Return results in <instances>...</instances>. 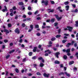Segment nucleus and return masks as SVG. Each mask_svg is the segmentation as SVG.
I'll return each instance as SVG.
<instances>
[{"label":"nucleus","instance_id":"obj_1","mask_svg":"<svg viewBox=\"0 0 78 78\" xmlns=\"http://www.w3.org/2000/svg\"><path fill=\"white\" fill-rule=\"evenodd\" d=\"M48 1L47 0H46L45 1H44L43 0L42 1V3H44V5L47 6V5H48Z\"/></svg>","mask_w":78,"mask_h":78},{"label":"nucleus","instance_id":"obj_2","mask_svg":"<svg viewBox=\"0 0 78 78\" xmlns=\"http://www.w3.org/2000/svg\"><path fill=\"white\" fill-rule=\"evenodd\" d=\"M15 32L17 33V34H19L20 33V31L19 28H17L15 30Z\"/></svg>","mask_w":78,"mask_h":78},{"label":"nucleus","instance_id":"obj_3","mask_svg":"<svg viewBox=\"0 0 78 78\" xmlns=\"http://www.w3.org/2000/svg\"><path fill=\"white\" fill-rule=\"evenodd\" d=\"M67 28H68V30L69 31L72 32V30L73 29V27L69 26H68Z\"/></svg>","mask_w":78,"mask_h":78},{"label":"nucleus","instance_id":"obj_4","mask_svg":"<svg viewBox=\"0 0 78 78\" xmlns=\"http://www.w3.org/2000/svg\"><path fill=\"white\" fill-rule=\"evenodd\" d=\"M55 17L58 20H61V19L62 17H59V16H58V15H55Z\"/></svg>","mask_w":78,"mask_h":78},{"label":"nucleus","instance_id":"obj_5","mask_svg":"<svg viewBox=\"0 0 78 78\" xmlns=\"http://www.w3.org/2000/svg\"><path fill=\"white\" fill-rule=\"evenodd\" d=\"M59 54H60V53L59 52H57L55 54V56H56V57H57V58H59L58 55H59Z\"/></svg>","mask_w":78,"mask_h":78},{"label":"nucleus","instance_id":"obj_6","mask_svg":"<svg viewBox=\"0 0 78 78\" xmlns=\"http://www.w3.org/2000/svg\"><path fill=\"white\" fill-rule=\"evenodd\" d=\"M5 9H3L2 10L3 12H5V11H7L8 9H7V8H6V6H4Z\"/></svg>","mask_w":78,"mask_h":78},{"label":"nucleus","instance_id":"obj_7","mask_svg":"<svg viewBox=\"0 0 78 78\" xmlns=\"http://www.w3.org/2000/svg\"><path fill=\"white\" fill-rule=\"evenodd\" d=\"M4 32H5V33L7 34H8L9 33V32L8 30H6V29H4Z\"/></svg>","mask_w":78,"mask_h":78},{"label":"nucleus","instance_id":"obj_8","mask_svg":"<svg viewBox=\"0 0 78 78\" xmlns=\"http://www.w3.org/2000/svg\"><path fill=\"white\" fill-rule=\"evenodd\" d=\"M49 75L50 74H46V73H44V74L43 75H44V76H45V77H48V76H49Z\"/></svg>","mask_w":78,"mask_h":78},{"label":"nucleus","instance_id":"obj_9","mask_svg":"<svg viewBox=\"0 0 78 78\" xmlns=\"http://www.w3.org/2000/svg\"><path fill=\"white\" fill-rule=\"evenodd\" d=\"M45 53H48L49 54H50V53H51V52L49 50H48L45 51Z\"/></svg>","mask_w":78,"mask_h":78},{"label":"nucleus","instance_id":"obj_10","mask_svg":"<svg viewBox=\"0 0 78 78\" xmlns=\"http://www.w3.org/2000/svg\"><path fill=\"white\" fill-rule=\"evenodd\" d=\"M65 73L66 74V75L67 76H68L69 77V76H70V74L69 73H67L66 72H65Z\"/></svg>","mask_w":78,"mask_h":78},{"label":"nucleus","instance_id":"obj_11","mask_svg":"<svg viewBox=\"0 0 78 78\" xmlns=\"http://www.w3.org/2000/svg\"><path fill=\"white\" fill-rule=\"evenodd\" d=\"M18 5H23V3L22 2H20L18 3Z\"/></svg>","mask_w":78,"mask_h":78},{"label":"nucleus","instance_id":"obj_12","mask_svg":"<svg viewBox=\"0 0 78 78\" xmlns=\"http://www.w3.org/2000/svg\"><path fill=\"white\" fill-rule=\"evenodd\" d=\"M72 12H78V9H76L75 10L73 11Z\"/></svg>","mask_w":78,"mask_h":78},{"label":"nucleus","instance_id":"obj_13","mask_svg":"<svg viewBox=\"0 0 78 78\" xmlns=\"http://www.w3.org/2000/svg\"><path fill=\"white\" fill-rule=\"evenodd\" d=\"M65 8H66V10H67V11H68V10H69V6L66 5V6Z\"/></svg>","mask_w":78,"mask_h":78},{"label":"nucleus","instance_id":"obj_14","mask_svg":"<svg viewBox=\"0 0 78 78\" xmlns=\"http://www.w3.org/2000/svg\"><path fill=\"white\" fill-rule=\"evenodd\" d=\"M70 48L67 49L66 51V53H69V52H70Z\"/></svg>","mask_w":78,"mask_h":78},{"label":"nucleus","instance_id":"obj_15","mask_svg":"<svg viewBox=\"0 0 78 78\" xmlns=\"http://www.w3.org/2000/svg\"><path fill=\"white\" fill-rule=\"evenodd\" d=\"M48 10L50 11L49 12H54V9L51 10L50 9H48Z\"/></svg>","mask_w":78,"mask_h":78},{"label":"nucleus","instance_id":"obj_16","mask_svg":"<svg viewBox=\"0 0 78 78\" xmlns=\"http://www.w3.org/2000/svg\"><path fill=\"white\" fill-rule=\"evenodd\" d=\"M70 45H72V44H71V43H68V44L66 45V46L67 47H69V46H70Z\"/></svg>","mask_w":78,"mask_h":78},{"label":"nucleus","instance_id":"obj_17","mask_svg":"<svg viewBox=\"0 0 78 78\" xmlns=\"http://www.w3.org/2000/svg\"><path fill=\"white\" fill-rule=\"evenodd\" d=\"M74 63V62L73 61H72L69 62V65H71L72 64H73Z\"/></svg>","mask_w":78,"mask_h":78},{"label":"nucleus","instance_id":"obj_18","mask_svg":"<svg viewBox=\"0 0 78 78\" xmlns=\"http://www.w3.org/2000/svg\"><path fill=\"white\" fill-rule=\"evenodd\" d=\"M55 64H59L60 62H59L57 60L55 61Z\"/></svg>","mask_w":78,"mask_h":78},{"label":"nucleus","instance_id":"obj_19","mask_svg":"<svg viewBox=\"0 0 78 78\" xmlns=\"http://www.w3.org/2000/svg\"><path fill=\"white\" fill-rule=\"evenodd\" d=\"M37 48L36 47H34V48L33 49V51L34 52H35L36 51V49Z\"/></svg>","mask_w":78,"mask_h":78},{"label":"nucleus","instance_id":"obj_20","mask_svg":"<svg viewBox=\"0 0 78 78\" xmlns=\"http://www.w3.org/2000/svg\"><path fill=\"white\" fill-rule=\"evenodd\" d=\"M40 66L41 67H42L44 66V64L42 63H40Z\"/></svg>","mask_w":78,"mask_h":78},{"label":"nucleus","instance_id":"obj_21","mask_svg":"<svg viewBox=\"0 0 78 78\" xmlns=\"http://www.w3.org/2000/svg\"><path fill=\"white\" fill-rule=\"evenodd\" d=\"M32 54L33 52H30L29 53V56H31V55H32Z\"/></svg>","mask_w":78,"mask_h":78},{"label":"nucleus","instance_id":"obj_22","mask_svg":"<svg viewBox=\"0 0 78 78\" xmlns=\"http://www.w3.org/2000/svg\"><path fill=\"white\" fill-rule=\"evenodd\" d=\"M69 3V2H64L65 5H67Z\"/></svg>","mask_w":78,"mask_h":78},{"label":"nucleus","instance_id":"obj_23","mask_svg":"<svg viewBox=\"0 0 78 78\" xmlns=\"http://www.w3.org/2000/svg\"><path fill=\"white\" fill-rule=\"evenodd\" d=\"M76 26L77 27H78V21L76 22Z\"/></svg>","mask_w":78,"mask_h":78},{"label":"nucleus","instance_id":"obj_24","mask_svg":"<svg viewBox=\"0 0 78 78\" xmlns=\"http://www.w3.org/2000/svg\"><path fill=\"white\" fill-rule=\"evenodd\" d=\"M55 21V19L53 18V19H51V22H54Z\"/></svg>","mask_w":78,"mask_h":78},{"label":"nucleus","instance_id":"obj_25","mask_svg":"<svg viewBox=\"0 0 78 78\" xmlns=\"http://www.w3.org/2000/svg\"><path fill=\"white\" fill-rule=\"evenodd\" d=\"M30 27L31 29L33 30V25H30Z\"/></svg>","mask_w":78,"mask_h":78},{"label":"nucleus","instance_id":"obj_26","mask_svg":"<svg viewBox=\"0 0 78 78\" xmlns=\"http://www.w3.org/2000/svg\"><path fill=\"white\" fill-rule=\"evenodd\" d=\"M15 51V50H13L12 51H11L9 53H13V52H14V51Z\"/></svg>","mask_w":78,"mask_h":78},{"label":"nucleus","instance_id":"obj_27","mask_svg":"<svg viewBox=\"0 0 78 78\" xmlns=\"http://www.w3.org/2000/svg\"><path fill=\"white\" fill-rule=\"evenodd\" d=\"M55 40H56V38L54 37V38H52L51 39V41H55Z\"/></svg>","mask_w":78,"mask_h":78},{"label":"nucleus","instance_id":"obj_28","mask_svg":"<svg viewBox=\"0 0 78 78\" xmlns=\"http://www.w3.org/2000/svg\"><path fill=\"white\" fill-rule=\"evenodd\" d=\"M36 35L37 36H41V33H38L36 34Z\"/></svg>","mask_w":78,"mask_h":78},{"label":"nucleus","instance_id":"obj_29","mask_svg":"<svg viewBox=\"0 0 78 78\" xmlns=\"http://www.w3.org/2000/svg\"><path fill=\"white\" fill-rule=\"evenodd\" d=\"M67 56H66V55H64L63 56V58L65 59H67Z\"/></svg>","mask_w":78,"mask_h":78},{"label":"nucleus","instance_id":"obj_30","mask_svg":"<svg viewBox=\"0 0 78 78\" xmlns=\"http://www.w3.org/2000/svg\"><path fill=\"white\" fill-rule=\"evenodd\" d=\"M66 41L67 40H63L62 41V43H63V44H64V43L66 42Z\"/></svg>","mask_w":78,"mask_h":78},{"label":"nucleus","instance_id":"obj_31","mask_svg":"<svg viewBox=\"0 0 78 78\" xmlns=\"http://www.w3.org/2000/svg\"><path fill=\"white\" fill-rule=\"evenodd\" d=\"M61 37V35H58L56 36V38H58V37Z\"/></svg>","mask_w":78,"mask_h":78},{"label":"nucleus","instance_id":"obj_32","mask_svg":"<svg viewBox=\"0 0 78 78\" xmlns=\"http://www.w3.org/2000/svg\"><path fill=\"white\" fill-rule=\"evenodd\" d=\"M35 27L36 28H39V25H35Z\"/></svg>","mask_w":78,"mask_h":78},{"label":"nucleus","instance_id":"obj_33","mask_svg":"<svg viewBox=\"0 0 78 78\" xmlns=\"http://www.w3.org/2000/svg\"><path fill=\"white\" fill-rule=\"evenodd\" d=\"M72 5L73 8L76 7V5H75V4H72Z\"/></svg>","mask_w":78,"mask_h":78},{"label":"nucleus","instance_id":"obj_34","mask_svg":"<svg viewBox=\"0 0 78 78\" xmlns=\"http://www.w3.org/2000/svg\"><path fill=\"white\" fill-rule=\"evenodd\" d=\"M22 26L23 27H25V24L24 23H23L22 25Z\"/></svg>","mask_w":78,"mask_h":78},{"label":"nucleus","instance_id":"obj_35","mask_svg":"<svg viewBox=\"0 0 78 78\" xmlns=\"http://www.w3.org/2000/svg\"><path fill=\"white\" fill-rule=\"evenodd\" d=\"M12 26L11 25V24H8V27H11V26Z\"/></svg>","mask_w":78,"mask_h":78},{"label":"nucleus","instance_id":"obj_36","mask_svg":"<svg viewBox=\"0 0 78 78\" xmlns=\"http://www.w3.org/2000/svg\"><path fill=\"white\" fill-rule=\"evenodd\" d=\"M43 59L42 57H40L38 58V60H42Z\"/></svg>","mask_w":78,"mask_h":78},{"label":"nucleus","instance_id":"obj_37","mask_svg":"<svg viewBox=\"0 0 78 78\" xmlns=\"http://www.w3.org/2000/svg\"><path fill=\"white\" fill-rule=\"evenodd\" d=\"M28 15H31L32 14V13L31 12H29L28 13Z\"/></svg>","mask_w":78,"mask_h":78},{"label":"nucleus","instance_id":"obj_38","mask_svg":"<svg viewBox=\"0 0 78 78\" xmlns=\"http://www.w3.org/2000/svg\"><path fill=\"white\" fill-rule=\"evenodd\" d=\"M28 10H31V7H29L28 8Z\"/></svg>","mask_w":78,"mask_h":78},{"label":"nucleus","instance_id":"obj_39","mask_svg":"<svg viewBox=\"0 0 78 78\" xmlns=\"http://www.w3.org/2000/svg\"><path fill=\"white\" fill-rule=\"evenodd\" d=\"M51 4H55V2L53 1H51Z\"/></svg>","mask_w":78,"mask_h":78},{"label":"nucleus","instance_id":"obj_40","mask_svg":"<svg viewBox=\"0 0 78 78\" xmlns=\"http://www.w3.org/2000/svg\"><path fill=\"white\" fill-rule=\"evenodd\" d=\"M15 71L17 73H18V72H19V69H15Z\"/></svg>","mask_w":78,"mask_h":78},{"label":"nucleus","instance_id":"obj_41","mask_svg":"<svg viewBox=\"0 0 78 78\" xmlns=\"http://www.w3.org/2000/svg\"><path fill=\"white\" fill-rule=\"evenodd\" d=\"M48 44L50 45H51V44H52V42H51V41H50L49 42Z\"/></svg>","mask_w":78,"mask_h":78},{"label":"nucleus","instance_id":"obj_42","mask_svg":"<svg viewBox=\"0 0 78 78\" xmlns=\"http://www.w3.org/2000/svg\"><path fill=\"white\" fill-rule=\"evenodd\" d=\"M19 42H20V43H22V39H21L20 40Z\"/></svg>","mask_w":78,"mask_h":78},{"label":"nucleus","instance_id":"obj_43","mask_svg":"<svg viewBox=\"0 0 78 78\" xmlns=\"http://www.w3.org/2000/svg\"><path fill=\"white\" fill-rule=\"evenodd\" d=\"M10 56V55H8L6 56V59H8Z\"/></svg>","mask_w":78,"mask_h":78},{"label":"nucleus","instance_id":"obj_44","mask_svg":"<svg viewBox=\"0 0 78 78\" xmlns=\"http://www.w3.org/2000/svg\"><path fill=\"white\" fill-rule=\"evenodd\" d=\"M8 40H4V42H5V43H6V42H8Z\"/></svg>","mask_w":78,"mask_h":78},{"label":"nucleus","instance_id":"obj_45","mask_svg":"<svg viewBox=\"0 0 78 78\" xmlns=\"http://www.w3.org/2000/svg\"><path fill=\"white\" fill-rule=\"evenodd\" d=\"M10 12H13V9H11L10 10Z\"/></svg>","mask_w":78,"mask_h":78},{"label":"nucleus","instance_id":"obj_46","mask_svg":"<svg viewBox=\"0 0 78 78\" xmlns=\"http://www.w3.org/2000/svg\"><path fill=\"white\" fill-rule=\"evenodd\" d=\"M37 75H41V74L40 73H39V72H38L37 73Z\"/></svg>","mask_w":78,"mask_h":78},{"label":"nucleus","instance_id":"obj_47","mask_svg":"<svg viewBox=\"0 0 78 78\" xmlns=\"http://www.w3.org/2000/svg\"><path fill=\"white\" fill-rule=\"evenodd\" d=\"M23 62H25L26 61V58H25L23 60Z\"/></svg>","mask_w":78,"mask_h":78},{"label":"nucleus","instance_id":"obj_48","mask_svg":"<svg viewBox=\"0 0 78 78\" xmlns=\"http://www.w3.org/2000/svg\"><path fill=\"white\" fill-rule=\"evenodd\" d=\"M64 73H61L59 74V75H64Z\"/></svg>","mask_w":78,"mask_h":78},{"label":"nucleus","instance_id":"obj_49","mask_svg":"<svg viewBox=\"0 0 78 78\" xmlns=\"http://www.w3.org/2000/svg\"><path fill=\"white\" fill-rule=\"evenodd\" d=\"M10 16H13V13H10Z\"/></svg>","mask_w":78,"mask_h":78},{"label":"nucleus","instance_id":"obj_50","mask_svg":"<svg viewBox=\"0 0 78 78\" xmlns=\"http://www.w3.org/2000/svg\"><path fill=\"white\" fill-rule=\"evenodd\" d=\"M57 25H58V23H55V27H56V26H57Z\"/></svg>","mask_w":78,"mask_h":78},{"label":"nucleus","instance_id":"obj_51","mask_svg":"<svg viewBox=\"0 0 78 78\" xmlns=\"http://www.w3.org/2000/svg\"><path fill=\"white\" fill-rule=\"evenodd\" d=\"M36 56H34L32 57V59H36Z\"/></svg>","mask_w":78,"mask_h":78},{"label":"nucleus","instance_id":"obj_52","mask_svg":"<svg viewBox=\"0 0 78 78\" xmlns=\"http://www.w3.org/2000/svg\"><path fill=\"white\" fill-rule=\"evenodd\" d=\"M64 35L66 36H69V34H64Z\"/></svg>","mask_w":78,"mask_h":78},{"label":"nucleus","instance_id":"obj_53","mask_svg":"<svg viewBox=\"0 0 78 78\" xmlns=\"http://www.w3.org/2000/svg\"><path fill=\"white\" fill-rule=\"evenodd\" d=\"M60 67H63V64H61L60 65Z\"/></svg>","mask_w":78,"mask_h":78},{"label":"nucleus","instance_id":"obj_54","mask_svg":"<svg viewBox=\"0 0 78 78\" xmlns=\"http://www.w3.org/2000/svg\"><path fill=\"white\" fill-rule=\"evenodd\" d=\"M27 20H31V18H28L27 19Z\"/></svg>","mask_w":78,"mask_h":78},{"label":"nucleus","instance_id":"obj_55","mask_svg":"<svg viewBox=\"0 0 78 78\" xmlns=\"http://www.w3.org/2000/svg\"><path fill=\"white\" fill-rule=\"evenodd\" d=\"M13 45V43H11L10 44V46H12Z\"/></svg>","mask_w":78,"mask_h":78},{"label":"nucleus","instance_id":"obj_56","mask_svg":"<svg viewBox=\"0 0 78 78\" xmlns=\"http://www.w3.org/2000/svg\"><path fill=\"white\" fill-rule=\"evenodd\" d=\"M37 20H40L41 18L40 17H38L37 18Z\"/></svg>","mask_w":78,"mask_h":78},{"label":"nucleus","instance_id":"obj_57","mask_svg":"<svg viewBox=\"0 0 78 78\" xmlns=\"http://www.w3.org/2000/svg\"><path fill=\"white\" fill-rule=\"evenodd\" d=\"M23 37V35H22L20 37V39H22Z\"/></svg>","mask_w":78,"mask_h":78},{"label":"nucleus","instance_id":"obj_58","mask_svg":"<svg viewBox=\"0 0 78 78\" xmlns=\"http://www.w3.org/2000/svg\"><path fill=\"white\" fill-rule=\"evenodd\" d=\"M52 45L51 44H49L48 45V47H51Z\"/></svg>","mask_w":78,"mask_h":78},{"label":"nucleus","instance_id":"obj_59","mask_svg":"<svg viewBox=\"0 0 78 78\" xmlns=\"http://www.w3.org/2000/svg\"><path fill=\"white\" fill-rule=\"evenodd\" d=\"M23 18H26V15H23Z\"/></svg>","mask_w":78,"mask_h":78},{"label":"nucleus","instance_id":"obj_60","mask_svg":"<svg viewBox=\"0 0 78 78\" xmlns=\"http://www.w3.org/2000/svg\"><path fill=\"white\" fill-rule=\"evenodd\" d=\"M13 10H16V8L15 7H13Z\"/></svg>","mask_w":78,"mask_h":78},{"label":"nucleus","instance_id":"obj_61","mask_svg":"<svg viewBox=\"0 0 78 78\" xmlns=\"http://www.w3.org/2000/svg\"><path fill=\"white\" fill-rule=\"evenodd\" d=\"M61 7H58L57 8V9H59V10H60V9H61Z\"/></svg>","mask_w":78,"mask_h":78},{"label":"nucleus","instance_id":"obj_62","mask_svg":"<svg viewBox=\"0 0 78 78\" xmlns=\"http://www.w3.org/2000/svg\"><path fill=\"white\" fill-rule=\"evenodd\" d=\"M38 13V11H36L35 12V14H37Z\"/></svg>","mask_w":78,"mask_h":78},{"label":"nucleus","instance_id":"obj_63","mask_svg":"<svg viewBox=\"0 0 78 78\" xmlns=\"http://www.w3.org/2000/svg\"><path fill=\"white\" fill-rule=\"evenodd\" d=\"M71 36L72 37H75V35L74 34H72Z\"/></svg>","mask_w":78,"mask_h":78},{"label":"nucleus","instance_id":"obj_64","mask_svg":"<svg viewBox=\"0 0 78 78\" xmlns=\"http://www.w3.org/2000/svg\"><path fill=\"white\" fill-rule=\"evenodd\" d=\"M15 19H18V16H15Z\"/></svg>","mask_w":78,"mask_h":78}]
</instances>
